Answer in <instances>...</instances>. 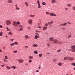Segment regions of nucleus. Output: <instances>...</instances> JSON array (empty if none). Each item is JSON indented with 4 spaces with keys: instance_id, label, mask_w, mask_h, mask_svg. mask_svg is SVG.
<instances>
[{
    "instance_id": "cd10ccee",
    "label": "nucleus",
    "mask_w": 75,
    "mask_h": 75,
    "mask_svg": "<svg viewBox=\"0 0 75 75\" xmlns=\"http://www.w3.org/2000/svg\"><path fill=\"white\" fill-rule=\"evenodd\" d=\"M71 37V35L70 34L68 36V38H70Z\"/></svg>"
},
{
    "instance_id": "aec40b11",
    "label": "nucleus",
    "mask_w": 75,
    "mask_h": 75,
    "mask_svg": "<svg viewBox=\"0 0 75 75\" xmlns=\"http://www.w3.org/2000/svg\"><path fill=\"white\" fill-rule=\"evenodd\" d=\"M35 39H37L38 38H39V36H38L37 35H36L35 36Z\"/></svg>"
},
{
    "instance_id": "864d4df0",
    "label": "nucleus",
    "mask_w": 75,
    "mask_h": 75,
    "mask_svg": "<svg viewBox=\"0 0 75 75\" xmlns=\"http://www.w3.org/2000/svg\"><path fill=\"white\" fill-rule=\"evenodd\" d=\"M65 10H68V8H65Z\"/></svg>"
},
{
    "instance_id": "bb28decb",
    "label": "nucleus",
    "mask_w": 75,
    "mask_h": 75,
    "mask_svg": "<svg viewBox=\"0 0 75 75\" xmlns=\"http://www.w3.org/2000/svg\"><path fill=\"white\" fill-rule=\"evenodd\" d=\"M34 54H38V52H37V51L36 50L34 51Z\"/></svg>"
},
{
    "instance_id": "9b49d317",
    "label": "nucleus",
    "mask_w": 75,
    "mask_h": 75,
    "mask_svg": "<svg viewBox=\"0 0 75 75\" xmlns=\"http://www.w3.org/2000/svg\"><path fill=\"white\" fill-rule=\"evenodd\" d=\"M51 3L52 4H53V3H56V1H55V0H52Z\"/></svg>"
},
{
    "instance_id": "e433bc0d",
    "label": "nucleus",
    "mask_w": 75,
    "mask_h": 75,
    "mask_svg": "<svg viewBox=\"0 0 75 75\" xmlns=\"http://www.w3.org/2000/svg\"><path fill=\"white\" fill-rule=\"evenodd\" d=\"M72 9H73V10H75V7L73 6L72 7Z\"/></svg>"
},
{
    "instance_id": "dca6fc26",
    "label": "nucleus",
    "mask_w": 75,
    "mask_h": 75,
    "mask_svg": "<svg viewBox=\"0 0 75 75\" xmlns=\"http://www.w3.org/2000/svg\"><path fill=\"white\" fill-rule=\"evenodd\" d=\"M8 1L9 3H12V0H8Z\"/></svg>"
},
{
    "instance_id": "0e129e2a",
    "label": "nucleus",
    "mask_w": 75,
    "mask_h": 75,
    "mask_svg": "<svg viewBox=\"0 0 75 75\" xmlns=\"http://www.w3.org/2000/svg\"><path fill=\"white\" fill-rule=\"evenodd\" d=\"M38 28H41V26H39L38 27Z\"/></svg>"
},
{
    "instance_id": "5fc2aeb1",
    "label": "nucleus",
    "mask_w": 75,
    "mask_h": 75,
    "mask_svg": "<svg viewBox=\"0 0 75 75\" xmlns=\"http://www.w3.org/2000/svg\"><path fill=\"white\" fill-rule=\"evenodd\" d=\"M17 44H18V43L17 42H15V44H16V45H17Z\"/></svg>"
},
{
    "instance_id": "c9c22d12",
    "label": "nucleus",
    "mask_w": 75,
    "mask_h": 75,
    "mask_svg": "<svg viewBox=\"0 0 75 75\" xmlns=\"http://www.w3.org/2000/svg\"><path fill=\"white\" fill-rule=\"evenodd\" d=\"M42 55V54H40L39 55V57H41V56Z\"/></svg>"
},
{
    "instance_id": "13d9d810",
    "label": "nucleus",
    "mask_w": 75,
    "mask_h": 75,
    "mask_svg": "<svg viewBox=\"0 0 75 75\" xmlns=\"http://www.w3.org/2000/svg\"><path fill=\"white\" fill-rule=\"evenodd\" d=\"M15 6L16 7V8L17 7H18L17 6V4H16L15 5Z\"/></svg>"
},
{
    "instance_id": "052dcab7",
    "label": "nucleus",
    "mask_w": 75,
    "mask_h": 75,
    "mask_svg": "<svg viewBox=\"0 0 75 75\" xmlns=\"http://www.w3.org/2000/svg\"><path fill=\"white\" fill-rule=\"evenodd\" d=\"M25 47H26V48H28V46H25Z\"/></svg>"
},
{
    "instance_id": "7c9ffc66",
    "label": "nucleus",
    "mask_w": 75,
    "mask_h": 75,
    "mask_svg": "<svg viewBox=\"0 0 75 75\" xmlns=\"http://www.w3.org/2000/svg\"><path fill=\"white\" fill-rule=\"evenodd\" d=\"M72 65L73 66H75V63H71Z\"/></svg>"
},
{
    "instance_id": "f8f14e48",
    "label": "nucleus",
    "mask_w": 75,
    "mask_h": 75,
    "mask_svg": "<svg viewBox=\"0 0 75 75\" xmlns=\"http://www.w3.org/2000/svg\"><path fill=\"white\" fill-rule=\"evenodd\" d=\"M43 30H47V27L46 26L44 27L43 28Z\"/></svg>"
},
{
    "instance_id": "393cba45",
    "label": "nucleus",
    "mask_w": 75,
    "mask_h": 75,
    "mask_svg": "<svg viewBox=\"0 0 75 75\" xmlns=\"http://www.w3.org/2000/svg\"><path fill=\"white\" fill-rule=\"evenodd\" d=\"M6 29H7V30L8 31H10V29H9L8 28L6 27Z\"/></svg>"
},
{
    "instance_id": "ea45409f",
    "label": "nucleus",
    "mask_w": 75,
    "mask_h": 75,
    "mask_svg": "<svg viewBox=\"0 0 75 75\" xmlns=\"http://www.w3.org/2000/svg\"><path fill=\"white\" fill-rule=\"evenodd\" d=\"M16 8L17 10H20V8H18V7Z\"/></svg>"
},
{
    "instance_id": "69168bd1",
    "label": "nucleus",
    "mask_w": 75,
    "mask_h": 75,
    "mask_svg": "<svg viewBox=\"0 0 75 75\" xmlns=\"http://www.w3.org/2000/svg\"><path fill=\"white\" fill-rule=\"evenodd\" d=\"M67 23H69V24H71V23L69 22H67Z\"/></svg>"
},
{
    "instance_id": "a878e982",
    "label": "nucleus",
    "mask_w": 75,
    "mask_h": 75,
    "mask_svg": "<svg viewBox=\"0 0 75 75\" xmlns=\"http://www.w3.org/2000/svg\"><path fill=\"white\" fill-rule=\"evenodd\" d=\"M67 6H69V7H71V4H67Z\"/></svg>"
},
{
    "instance_id": "473e14b6",
    "label": "nucleus",
    "mask_w": 75,
    "mask_h": 75,
    "mask_svg": "<svg viewBox=\"0 0 75 75\" xmlns=\"http://www.w3.org/2000/svg\"><path fill=\"white\" fill-rule=\"evenodd\" d=\"M29 63H31V62H32V60L31 59H29Z\"/></svg>"
},
{
    "instance_id": "2eb2a0df",
    "label": "nucleus",
    "mask_w": 75,
    "mask_h": 75,
    "mask_svg": "<svg viewBox=\"0 0 75 75\" xmlns=\"http://www.w3.org/2000/svg\"><path fill=\"white\" fill-rule=\"evenodd\" d=\"M71 48H72V49H73V50H74V49H75V45H74L73 46H72L71 47Z\"/></svg>"
},
{
    "instance_id": "680f3d73",
    "label": "nucleus",
    "mask_w": 75,
    "mask_h": 75,
    "mask_svg": "<svg viewBox=\"0 0 75 75\" xmlns=\"http://www.w3.org/2000/svg\"><path fill=\"white\" fill-rule=\"evenodd\" d=\"M0 27L1 28H3V27L1 25H0Z\"/></svg>"
},
{
    "instance_id": "a18cd8bd",
    "label": "nucleus",
    "mask_w": 75,
    "mask_h": 75,
    "mask_svg": "<svg viewBox=\"0 0 75 75\" xmlns=\"http://www.w3.org/2000/svg\"><path fill=\"white\" fill-rule=\"evenodd\" d=\"M13 52L14 53H16V52H17V50H14L13 51Z\"/></svg>"
},
{
    "instance_id": "8fccbe9b",
    "label": "nucleus",
    "mask_w": 75,
    "mask_h": 75,
    "mask_svg": "<svg viewBox=\"0 0 75 75\" xmlns=\"http://www.w3.org/2000/svg\"><path fill=\"white\" fill-rule=\"evenodd\" d=\"M46 13L47 14H50V13L48 12H46Z\"/></svg>"
},
{
    "instance_id": "423d86ee",
    "label": "nucleus",
    "mask_w": 75,
    "mask_h": 75,
    "mask_svg": "<svg viewBox=\"0 0 75 75\" xmlns=\"http://www.w3.org/2000/svg\"><path fill=\"white\" fill-rule=\"evenodd\" d=\"M38 4V8H41V5H40V1L38 0L37 1Z\"/></svg>"
},
{
    "instance_id": "3c124183",
    "label": "nucleus",
    "mask_w": 75,
    "mask_h": 75,
    "mask_svg": "<svg viewBox=\"0 0 75 75\" xmlns=\"http://www.w3.org/2000/svg\"><path fill=\"white\" fill-rule=\"evenodd\" d=\"M62 30H65V28H62Z\"/></svg>"
},
{
    "instance_id": "39448f33",
    "label": "nucleus",
    "mask_w": 75,
    "mask_h": 75,
    "mask_svg": "<svg viewBox=\"0 0 75 75\" xmlns=\"http://www.w3.org/2000/svg\"><path fill=\"white\" fill-rule=\"evenodd\" d=\"M50 16H57V15L53 13H50Z\"/></svg>"
},
{
    "instance_id": "de8ad7c7",
    "label": "nucleus",
    "mask_w": 75,
    "mask_h": 75,
    "mask_svg": "<svg viewBox=\"0 0 75 75\" xmlns=\"http://www.w3.org/2000/svg\"><path fill=\"white\" fill-rule=\"evenodd\" d=\"M5 59H8V57H7V56H6L5 57Z\"/></svg>"
},
{
    "instance_id": "79ce46f5",
    "label": "nucleus",
    "mask_w": 75,
    "mask_h": 75,
    "mask_svg": "<svg viewBox=\"0 0 75 75\" xmlns=\"http://www.w3.org/2000/svg\"><path fill=\"white\" fill-rule=\"evenodd\" d=\"M72 52H75V49L72 50Z\"/></svg>"
},
{
    "instance_id": "a19ab883",
    "label": "nucleus",
    "mask_w": 75,
    "mask_h": 75,
    "mask_svg": "<svg viewBox=\"0 0 75 75\" xmlns=\"http://www.w3.org/2000/svg\"><path fill=\"white\" fill-rule=\"evenodd\" d=\"M60 51H61V50L60 49L58 50H57V52H59V53L60 52Z\"/></svg>"
},
{
    "instance_id": "09e8293b",
    "label": "nucleus",
    "mask_w": 75,
    "mask_h": 75,
    "mask_svg": "<svg viewBox=\"0 0 75 75\" xmlns=\"http://www.w3.org/2000/svg\"><path fill=\"white\" fill-rule=\"evenodd\" d=\"M19 27H20L21 28H22V27H23V26H21V25H19Z\"/></svg>"
},
{
    "instance_id": "603ef678",
    "label": "nucleus",
    "mask_w": 75,
    "mask_h": 75,
    "mask_svg": "<svg viewBox=\"0 0 75 75\" xmlns=\"http://www.w3.org/2000/svg\"><path fill=\"white\" fill-rule=\"evenodd\" d=\"M35 34H36V35H40L39 34L37 33H35Z\"/></svg>"
},
{
    "instance_id": "c85d7f7f",
    "label": "nucleus",
    "mask_w": 75,
    "mask_h": 75,
    "mask_svg": "<svg viewBox=\"0 0 75 75\" xmlns=\"http://www.w3.org/2000/svg\"><path fill=\"white\" fill-rule=\"evenodd\" d=\"M6 67L7 69H10L11 68L10 67H9L8 66Z\"/></svg>"
},
{
    "instance_id": "f704fd0d",
    "label": "nucleus",
    "mask_w": 75,
    "mask_h": 75,
    "mask_svg": "<svg viewBox=\"0 0 75 75\" xmlns=\"http://www.w3.org/2000/svg\"><path fill=\"white\" fill-rule=\"evenodd\" d=\"M3 34V32H1L0 33V37H1L2 34Z\"/></svg>"
},
{
    "instance_id": "f03ea898",
    "label": "nucleus",
    "mask_w": 75,
    "mask_h": 75,
    "mask_svg": "<svg viewBox=\"0 0 75 75\" xmlns=\"http://www.w3.org/2000/svg\"><path fill=\"white\" fill-rule=\"evenodd\" d=\"M6 23L7 25L11 24V21L9 20H7L6 21Z\"/></svg>"
},
{
    "instance_id": "37998d69",
    "label": "nucleus",
    "mask_w": 75,
    "mask_h": 75,
    "mask_svg": "<svg viewBox=\"0 0 75 75\" xmlns=\"http://www.w3.org/2000/svg\"><path fill=\"white\" fill-rule=\"evenodd\" d=\"M17 25L18 24V25H19V24H20V22L18 21L17 23Z\"/></svg>"
},
{
    "instance_id": "9d476101",
    "label": "nucleus",
    "mask_w": 75,
    "mask_h": 75,
    "mask_svg": "<svg viewBox=\"0 0 75 75\" xmlns=\"http://www.w3.org/2000/svg\"><path fill=\"white\" fill-rule=\"evenodd\" d=\"M28 22L29 24H32L33 23V21H32V20H29L28 21Z\"/></svg>"
},
{
    "instance_id": "49530a36",
    "label": "nucleus",
    "mask_w": 75,
    "mask_h": 75,
    "mask_svg": "<svg viewBox=\"0 0 75 75\" xmlns=\"http://www.w3.org/2000/svg\"><path fill=\"white\" fill-rule=\"evenodd\" d=\"M47 45L48 47H50V44L49 43H47Z\"/></svg>"
},
{
    "instance_id": "6e6552de",
    "label": "nucleus",
    "mask_w": 75,
    "mask_h": 75,
    "mask_svg": "<svg viewBox=\"0 0 75 75\" xmlns=\"http://www.w3.org/2000/svg\"><path fill=\"white\" fill-rule=\"evenodd\" d=\"M67 23H62V24L59 25H62V26H64L65 25H67Z\"/></svg>"
},
{
    "instance_id": "412c9836",
    "label": "nucleus",
    "mask_w": 75,
    "mask_h": 75,
    "mask_svg": "<svg viewBox=\"0 0 75 75\" xmlns=\"http://www.w3.org/2000/svg\"><path fill=\"white\" fill-rule=\"evenodd\" d=\"M57 61V59H53L52 61L53 62H56Z\"/></svg>"
},
{
    "instance_id": "c03bdc74",
    "label": "nucleus",
    "mask_w": 75,
    "mask_h": 75,
    "mask_svg": "<svg viewBox=\"0 0 75 75\" xmlns=\"http://www.w3.org/2000/svg\"><path fill=\"white\" fill-rule=\"evenodd\" d=\"M28 30H30V29H31V28L30 27H28Z\"/></svg>"
},
{
    "instance_id": "774afa93",
    "label": "nucleus",
    "mask_w": 75,
    "mask_h": 75,
    "mask_svg": "<svg viewBox=\"0 0 75 75\" xmlns=\"http://www.w3.org/2000/svg\"><path fill=\"white\" fill-rule=\"evenodd\" d=\"M25 65H26L27 66V65H28V64H27V63H25Z\"/></svg>"
},
{
    "instance_id": "e2e57ef3",
    "label": "nucleus",
    "mask_w": 75,
    "mask_h": 75,
    "mask_svg": "<svg viewBox=\"0 0 75 75\" xmlns=\"http://www.w3.org/2000/svg\"><path fill=\"white\" fill-rule=\"evenodd\" d=\"M59 44H62V42H59Z\"/></svg>"
},
{
    "instance_id": "5701e85b",
    "label": "nucleus",
    "mask_w": 75,
    "mask_h": 75,
    "mask_svg": "<svg viewBox=\"0 0 75 75\" xmlns=\"http://www.w3.org/2000/svg\"><path fill=\"white\" fill-rule=\"evenodd\" d=\"M68 57H64V60H67V59H68Z\"/></svg>"
},
{
    "instance_id": "b1692460",
    "label": "nucleus",
    "mask_w": 75,
    "mask_h": 75,
    "mask_svg": "<svg viewBox=\"0 0 75 75\" xmlns=\"http://www.w3.org/2000/svg\"><path fill=\"white\" fill-rule=\"evenodd\" d=\"M8 34H9V35H12L13 34V33H11V31L9 32Z\"/></svg>"
},
{
    "instance_id": "0eeeda50",
    "label": "nucleus",
    "mask_w": 75,
    "mask_h": 75,
    "mask_svg": "<svg viewBox=\"0 0 75 75\" xmlns=\"http://www.w3.org/2000/svg\"><path fill=\"white\" fill-rule=\"evenodd\" d=\"M18 61L19 63H22L24 62V60L23 59H19L18 60Z\"/></svg>"
},
{
    "instance_id": "4c0bfd02",
    "label": "nucleus",
    "mask_w": 75,
    "mask_h": 75,
    "mask_svg": "<svg viewBox=\"0 0 75 75\" xmlns=\"http://www.w3.org/2000/svg\"><path fill=\"white\" fill-rule=\"evenodd\" d=\"M23 30V28H20L19 29V30L20 31H22Z\"/></svg>"
},
{
    "instance_id": "72a5a7b5",
    "label": "nucleus",
    "mask_w": 75,
    "mask_h": 75,
    "mask_svg": "<svg viewBox=\"0 0 75 75\" xmlns=\"http://www.w3.org/2000/svg\"><path fill=\"white\" fill-rule=\"evenodd\" d=\"M42 4L43 5H46V3L45 2H42Z\"/></svg>"
},
{
    "instance_id": "a211bd4d",
    "label": "nucleus",
    "mask_w": 75,
    "mask_h": 75,
    "mask_svg": "<svg viewBox=\"0 0 75 75\" xmlns=\"http://www.w3.org/2000/svg\"><path fill=\"white\" fill-rule=\"evenodd\" d=\"M48 24L49 25H50V24H53V21L49 22H48Z\"/></svg>"
},
{
    "instance_id": "ddd939ff",
    "label": "nucleus",
    "mask_w": 75,
    "mask_h": 75,
    "mask_svg": "<svg viewBox=\"0 0 75 75\" xmlns=\"http://www.w3.org/2000/svg\"><path fill=\"white\" fill-rule=\"evenodd\" d=\"M33 47H38V45L37 44H34L33 45Z\"/></svg>"
},
{
    "instance_id": "4be33fe9",
    "label": "nucleus",
    "mask_w": 75,
    "mask_h": 75,
    "mask_svg": "<svg viewBox=\"0 0 75 75\" xmlns=\"http://www.w3.org/2000/svg\"><path fill=\"white\" fill-rule=\"evenodd\" d=\"M25 38L26 39H28V35H25Z\"/></svg>"
},
{
    "instance_id": "2f4dec72",
    "label": "nucleus",
    "mask_w": 75,
    "mask_h": 75,
    "mask_svg": "<svg viewBox=\"0 0 75 75\" xmlns=\"http://www.w3.org/2000/svg\"><path fill=\"white\" fill-rule=\"evenodd\" d=\"M14 43H11L10 44V45L13 47V46H14Z\"/></svg>"
},
{
    "instance_id": "6e6d98bb",
    "label": "nucleus",
    "mask_w": 75,
    "mask_h": 75,
    "mask_svg": "<svg viewBox=\"0 0 75 75\" xmlns=\"http://www.w3.org/2000/svg\"><path fill=\"white\" fill-rule=\"evenodd\" d=\"M45 25H46V26H48V25L47 23H45Z\"/></svg>"
},
{
    "instance_id": "1a4fd4ad",
    "label": "nucleus",
    "mask_w": 75,
    "mask_h": 75,
    "mask_svg": "<svg viewBox=\"0 0 75 75\" xmlns=\"http://www.w3.org/2000/svg\"><path fill=\"white\" fill-rule=\"evenodd\" d=\"M54 38L53 37H52L49 38V40L50 41H53V40H54Z\"/></svg>"
},
{
    "instance_id": "7ed1b4c3",
    "label": "nucleus",
    "mask_w": 75,
    "mask_h": 75,
    "mask_svg": "<svg viewBox=\"0 0 75 75\" xmlns=\"http://www.w3.org/2000/svg\"><path fill=\"white\" fill-rule=\"evenodd\" d=\"M68 59L69 61H73L74 59V58L73 57H68Z\"/></svg>"
},
{
    "instance_id": "4468645a",
    "label": "nucleus",
    "mask_w": 75,
    "mask_h": 75,
    "mask_svg": "<svg viewBox=\"0 0 75 75\" xmlns=\"http://www.w3.org/2000/svg\"><path fill=\"white\" fill-rule=\"evenodd\" d=\"M29 59H33V56H29Z\"/></svg>"
},
{
    "instance_id": "338daca9",
    "label": "nucleus",
    "mask_w": 75,
    "mask_h": 75,
    "mask_svg": "<svg viewBox=\"0 0 75 75\" xmlns=\"http://www.w3.org/2000/svg\"><path fill=\"white\" fill-rule=\"evenodd\" d=\"M14 40V39H11V41H13V40Z\"/></svg>"
},
{
    "instance_id": "bf43d9fd",
    "label": "nucleus",
    "mask_w": 75,
    "mask_h": 75,
    "mask_svg": "<svg viewBox=\"0 0 75 75\" xmlns=\"http://www.w3.org/2000/svg\"><path fill=\"white\" fill-rule=\"evenodd\" d=\"M4 64H3V65H2L1 66V67H4Z\"/></svg>"
},
{
    "instance_id": "6ab92c4d",
    "label": "nucleus",
    "mask_w": 75,
    "mask_h": 75,
    "mask_svg": "<svg viewBox=\"0 0 75 75\" xmlns=\"http://www.w3.org/2000/svg\"><path fill=\"white\" fill-rule=\"evenodd\" d=\"M25 4L26 6H28V2H25Z\"/></svg>"
},
{
    "instance_id": "f3484780",
    "label": "nucleus",
    "mask_w": 75,
    "mask_h": 75,
    "mask_svg": "<svg viewBox=\"0 0 75 75\" xmlns=\"http://www.w3.org/2000/svg\"><path fill=\"white\" fill-rule=\"evenodd\" d=\"M58 65L59 67H61V65H62V63L61 62H59L58 63Z\"/></svg>"
},
{
    "instance_id": "58836bf2",
    "label": "nucleus",
    "mask_w": 75,
    "mask_h": 75,
    "mask_svg": "<svg viewBox=\"0 0 75 75\" xmlns=\"http://www.w3.org/2000/svg\"><path fill=\"white\" fill-rule=\"evenodd\" d=\"M11 67L13 69H16V67L14 66H12Z\"/></svg>"
},
{
    "instance_id": "4d7b16f0",
    "label": "nucleus",
    "mask_w": 75,
    "mask_h": 75,
    "mask_svg": "<svg viewBox=\"0 0 75 75\" xmlns=\"http://www.w3.org/2000/svg\"><path fill=\"white\" fill-rule=\"evenodd\" d=\"M39 67H38V69H40V68H41V66L39 65Z\"/></svg>"
},
{
    "instance_id": "f257e3e1",
    "label": "nucleus",
    "mask_w": 75,
    "mask_h": 75,
    "mask_svg": "<svg viewBox=\"0 0 75 75\" xmlns=\"http://www.w3.org/2000/svg\"><path fill=\"white\" fill-rule=\"evenodd\" d=\"M53 42L55 44H58L59 43L58 40L56 39H54L53 40Z\"/></svg>"
},
{
    "instance_id": "20e7f679",
    "label": "nucleus",
    "mask_w": 75,
    "mask_h": 75,
    "mask_svg": "<svg viewBox=\"0 0 75 75\" xmlns=\"http://www.w3.org/2000/svg\"><path fill=\"white\" fill-rule=\"evenodd\" d=\"M13 25H14V26H15V27H17L18 25L17 23V22L14 21L13 22Z\"/></svg>"
},
{
    "instance_id": "c756f323",
    "label": "nucleus",
    "mask_w": 75,
    "mask_h": 75,
    "mask_svg": "<svg viewBox=\"0 0 75 75\" xmlns=\"http://www.w3.org/2000/svg\"><path fill=\"white\" fill-rule=\"evenodd\" d=\"M30 17H35V15H30Z\"/></svg>"
}]
</instances>
